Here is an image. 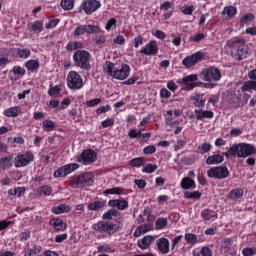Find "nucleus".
Wrapping results in <instances>:
<instances>
[{
    "mask_svg": "<svg viewBox=\"0 0 256 256\" xmlns=\"http://www.w3.org/2000/svg\"><path fill=\"white\" fill-rule=\"evenodd\" d=\"M104 195H123V188L114 187V188L106 189L104 191Z\"/></svg>",
    "mask_w": 256,
    "mask_h": 256,
    "instance_id": "49530a36",
    "label": "nucleus"
},
{
    "mask_svg": "<svg viewBox=\"0 0 256 256\" xmlns=\"http://www.w3.org/2000/svg\"><path fill=\"white\" fill-rule=\"evenodd\" d=\"M3 115H5V117H19V115H21V108H19V106L10 107L4 110Z\"/></svg>",
    "mask_w": 256,
    "mask_h": 256,
    "instance_id": "bb28decb",
    "label": "nucleus"
},
{
    "mask_svg": "<svg viewBox=\"0 0 256 256\" xmlns=\"http://www.w3.org/2000/svg\"><path fill=\"white\" fill-rule=\"evenodd\" d=\"M149 231H153V225L151 224L140 225L134 231V237H141V235H145V233H149Z\"/></svg>",
    "mask_w": 256,
    "mask_h": 256,
    "instance_id": "412c9836",
    "label": "nucleus"
},
{
    "mask_svg": "<svg viewBox=\"0 0 256 256\" xmlns=\"http://www.w3.org/2000/svg\"><path fill=\"white\" fill-rule=\"evenodd\" d=\"M184 197H185V199H201V192H199V191H194V192L187 191V192L184 193Z\"/></svg>",
    "mask_w": 256,
    "mask_h": 256,
    "instance_id": "8fccbe9b",
    "label": "nucleus"
},
{
    "mask_svg": "<svg viewBox=\"0 0 256 256\" xmlns=\"http://www.w3.org/2000/svg\"><path fill=\"white\" fill-rule=\"evenodd\" d=\"M240 197H243V189H233L229 193V199H232V201H237V199H240Z\"/></svg>",
    "mask_w": 256,
    "mask_h": 256,
    "instance_id": "ea45409f",
    "label": "nucleus"
},
{
    "mask_svg": "<svg viewBox=\"0 0 256 256\" xmlns=\"http://www.w3.org/2000/svg\"><path fill=\"white\" fill-rule=\"evenodd\" d=\"M34 156L31 152H26L24 154H18L14 159V165L17 169L21 167H27V165L33 161Z\"/></svg>",
    "mask_w": 256,
    "mask_h": 256,
    "instance_id": "f8f14e48",
    "label": "nucleus"
},
{
    "mask_svg": "<svg viewBox=\"0 0 256 256\" xmlns=\"http://www.w3.org/2000/svg\"><path fill=\"white\" fill-rule=\"evenodd\" d=\"M97 152L95 150L86 149L80 155L77 156L76 161L82 163V165H91L97 161Z\"/></svg>",
    "mask_w": 256,
    "mask_h": 256,
    "instance_id": "1a4fd4ad",
    "label": "nucleus"
},
{
    "mask_svg": "<svg viewBox=\"0 0 256 256\" xmlns=\"http://www.w3.org/2000/svg\"><path fill=\"white\" fill-rule=\"evenodd\" d=\"M103 72L111 79L125 81V79L131 75V67L129 64H121L120 67H117V64H114L111 61H106L103 64Z\"/></svg>",
    "mask_w": 256,
    "mask_h": 256,
    "instance_id": "f257e3e1",
    "label": "nucleus"
},
{
    "mask_svg": "<svg viewBox=\"0 0 256 256\" xmlns=\"http://www.w3.org/2000/svg\"><path fill=\"white\" fill-rule=\"evenodd\" d=\"M37 193H39V195L49 196L51 193H53V189L51 186L44 185L38 189Z\"/></svg>",
    "mask_w": 256,
    "mask_h": 256,
    "instance_id": "de8ad7c7",
    "label": "nucleus"
},
{
    "mask_svg": "<svg viewBox=\"0 0 256 256\" xmlns=\"http://www.w3.org/2000/svg\"><path fill=\"white\" fill-rule=\"evenodd\" d=\"M207 175L212 179H227L229 177V169L224 166L212 167L207 171Z\"/></svg>",
    "mask_w": 256,
    "mask_h": 256,
    "instance_id": "9d476101",
    "label": "nucleus"
},
{
    "mask_svg": "<svg viewBox=\"0 0 256 256\" xmlns=\"http://www.w3.org/2000/svg\"><path fill=\"white\" fill-rule=\"evenodd\" d=\"M223 161H225V158L221 154H214L206 159L207 165H219V163H223Z\"/></svg>",
    "mask_w": 256,
    "mask_h": 256,
    "instance_id": "393cba45",
    "label": "nucleus"
},
{
    "mask_svg": "<svg viewBox=\"0 0 256 256\" xmlns=\"http://www.w3.org/2000/svg\"><path fill=\"white\" fill-rule=\"evenodd\" d=\"M222 15H224L225 19H233V17L237 15V8L233 6H227L223 9Z\"/></svg>",
    "mask_w": 256,
    "mask_h": 256,
    "instance_id": "c85d7f7f",
    "label": "nucleus"
},
{
    "mask_svg": "<svg viewBox=\"0 0 256 256\" xmlns=\"http://www.w3.org/2000/svg\"><path fill=\"white\" fill-rule=\"evenodd\" d=\"M13 167V156L0 158V169H11Z\"/></svg>",
    "mask_w": 256,
    "mask_h": 256,
    "instance_id": "a878e982",
    "label": "nucleus"
},
{
    "mask_svg": "<svg viewBox=\"0 0 256 256\" xmlns=\"http://www.w3.org/2000/svg\"><path fill=\"white\" fill-rule=\"evenodd\" d=\"M90 59L91 55L85 50H78L73 55V61L80 69H91V64L89 63Z\"/></svg>",
    "mask_w": 256,
    "mask_h": 256,
    "instance_id": "20e7f679",
    "label": "nucleus"
},
{
    "mask_svg": "<svg viewBox=\"0 0 256 256\" xmlns=\"http://www.w3.org/2000/svg\"><path fill=\"white\" fill-rule=\"evenodd\" d=\"M55 127H57V124L53 120H44L42 122V129L46 132H51L55 130Z\"/></svg>",
    "mask_w": 256,
    "mask_h": 256,
    "instance_id": "473e14b6",
    "label": "nucleus"
},
{
    "mask_svg": "<svg viewBox=\"0 0 256 256\" xmlns=\"http://www.w3.org/2000/svg\"><path fill=\"white\" fill-rule=\"evenodd\" d=\"M173 92H170L167 88L160 89L159 95L161 99H169Z\"/></svg>",
    "mask_w": 256,
    "mask_h": 256,
    "instance_id": "bf43d9fd",
    "label": "nucleus"
},
{
    "mask_svg": "<svg viewBox=\"0 0 256 256\" xmlns=\"http://www.w3.org/2000/svg\"><path fill=\"white\" fill-rule=\"evenodd\" d=\"M204 95L203 94H197L195 96V106L196 107H205V98H203Z\"/></svg>",
    "mask_w": 256,
    "mask_h": 256,
    "instance_id": "3c124183",
    "label": "nucleus"
},
{
    "mask_svg": "<svg viewBox=\"0 0 256 256\" xmlns=\"http://www.w3.org/2000/svg\"><path fill=\"white\" fill-rule=\"evenodd\" d=\"M71 211V207L69 205L61 204L59 206L52 208V213L54 215H61L62 213H69Z\"/></svg>",
    "mask_w": 256,
    "mask_h": 256,
    "instance_id": "c756f323",
    "label": "nucleus"
},
{
    "mask_svg": "<svg viewBox=\"0 0 256 256\" xmlns=\"http://www.w3.org/2000/svg\"><path fill=\"white\" fill-rule=\"evenodd\" d=\"M74 189H82L83 187H89L93 185V174L87 172L75 176L72 180Z\"/></svg>",
    "mask_w": 256,
    "mask_h": 256,
    "instance_id": "39448f33",
    "label": "nucleus"
},
{
    "mask_svg": "<svg viewBox=\"0 0 256 256\" xmlns=\"http://www.w3.org/2000/svg\"><path fill=\"white\" fill-rule=\"evenodd\" d=\"M166 87L170 93H175V91L179 89V86L177 85V83H175L174 80H169L166 84Z\"/></svg>",
    "mask_w": 256,
    "mask_h": 256,
    "instance_id": "864d4df0",
    "label": "nucleus"
},
{
    "mask_svg": "<svg viewBox=\"0 0 256 256\" xmlns=\"http://www.w3.org/2000/svg\"><path fill=\"white\" fill-rule=\"evenodd\" d=\"M84 29L85 33H87L88 35H95L99 33V31H101V29L97 25L91 24L84 25Z\"/></svg>",
    "mask_w": 256,
    "mask_h": 256,
    "instance_id": "58836bf2",
    "label": "nucleus"
},
{
    "mask_svg": "<svg viewBox=\"0 0 256 256\" xmlns=\"http://www.w3.org/2000/svg\"><path fill=\"white\" fill-rule=\"evenodd\" d=\"M60 7H62L64 11H71L75 7V0H61Z\"/></svg>",
    "mask_w": 256,
    "mask_h": 256,
    "instance_id": "4c0bfd02",
    "label": "nucleus"
},
{
    "mask_svg": "<svg viewBox=\"0 0 256 256\" xmlns=\"http://www.w3.org/2000/svg\"><path fill=\"white\" fill-rule=\"evenodd\" d=\"M50 226L56 231H65L67 229V223L63 222L61 218H52L50 220Z\"/></svg>",
    "mask_w": 256,
    "mask_h": 256,
    "instance_id": "6ab92c4d",
    "label": "nucleus"
},
{
    "mask_svg": "<svg viewBox=\"0 0 256 256\" xmlns=\"http://www.w3.org/2000/svg\"><path fill=\"white\" fill-rule=\"evenodd\" d=\"M114 45H125V37L123 35H118L113 39Z\"/></svg>",
    "mask_w": 256,
    "mask_h": 256,
    "instance_id": "338daca9",
    "label": "nucleus"
},
{
    "mask_svg": "<svg viewBox=\"0 0 256 256\" xmlns=\"http://www.w3.org/2000/svg\"><path fill=\"white\" fill-rule=\"evenodd\" d=\"M195 187V180L190 177H185L181 181L182 189H193Z\"/></svg>",
    "mask_w": 256,
    "mask_h": 256,
    "instance_id": "72a5a7b5",
    "label": "nucleus"
},
{
    "mask_svg": "<svg viewBox=\"0 0 256 256\" xmlns=\"http://www.w3.org/2000/svg\"><path fill=\"white\" fill-rule=\"evenodd\" d=\"M204 57L205 55L202 52H196L184 58L182 61V65H184V67H186L187 69H190V67H195L197 63L203 61Z\"/></svg>",
    "mask_w": 256,
    "mask_h": 256,
    "instance_id": "ddd939ff",
    "label": "nucleus"
},
{
    "mask_svg": "<svg viewBox=\"0 0 256 256\" xmlns=\"http://www.w3.org/2000/svg\"><path fill=\"white\" fill-rule=\"evenodd\" d=\"M119 212L116 209H110L106 213L103 214L102 219L111 220L113 217H117Z\"/></svg>",
    "mask_w": 256,
    "mask_h": 256,
    "instance_id": "09e8293b",
    "label": "nucleus"
},
{
    "mask_svg": "<svg viewBox=\"0 0 256 256\" xmlns=\"http://www.w3.org/2000/svg\"><path fill=\"white\" fill-rule=\"evenodd\" d=\"M13 76H11L12 81H17L19 79H22V77L25 75V68L21 66H14L12 69Z\"/></svg>",
    "mask_w": 256,
    "mask_h": 256,
    "instance_id": "b1692460",
    "label": "nucleus"
},
{
    "mask_svg": "<svg viewBox=\"0 0 256 256\" xmlns=\"http://www.w3.org/2000/svg\"><path fill=\"white\" fill-rule=\"evenodd\" d=\"M195 81H197V74H191L183 78V85L187 91L195 89Z\"/></svg>",
    "mask_w": 256,
    "mask_h": 256,
    "instance_id": "a211bd4d",
    "label": "nucleus"
},
{
    "mask_svg": "<svg viewBox=\"0 0 256 256\" xmlns=\"http://www.w3.org/2000/svg\"><path fill=\"white\" fill-rule=\"evenodd\" d=\"M253 21H255V14H253V13H247V14L241 16L240 20H239L240 25H242V26L247 25Z\"/></svg>",
    "mask_w": 256,
    "mask_h": 256,
    "instance_id": "f704fd0d",
    "label": "nucleus"
},
{
    "mask_svg": "<svg viewBox=\"0 0 256 256\" xmlns=\"http://www.w3.org/2000/svg\"><path fill=\"white\" fill-rule=\"evenodd\" d=\"M255 154H256L255 146L247 143L234 144L232 147L228 149L227 152L223 153V155L227 157V159H229V157H239V158L245 159Z\"/></svg>",
    "mask_w": 256,
    "mask_h": 256,
    "instance_id": "f03ea898",
    "label": "nucleus"
},
{
    "mask_svg": "<svg viewBox=\"0 0 256 256\" xmlns=\"http://www.w3.org/2000/svg\"><path fill=\"white\" fill-rule=\"evenodd\" d=\"M81 9L86 15H92V13L101 9V2L98 0H84L81 4Z\"/></svg>",
    "mask_w": 256,
    "mask_h": 256,
    "instance_id": "9b49d317",
    "label": "nucleus"
},
{
    "mask_svg": "<svg viewBox=\"0 0 256 256\" xmlns=\"http://www.w3.org/2000/svg\"><path fill=\"white\" fill-rule=\"evenodd\" d=\"M30 31H34V33H41L43 31V23L40 21H36L28 25Z\"/></svg>",
    "mask_w": 256,
    "mask_h": 256,
    "instance_id": "a19ab883",
    "label": "nucleus"
},
{
    "mask_svg": "<svg viewBox=\"0 0 256 256\" xmlns=\"http://www.w3.org/2000/svg\"><path fill=\"white\" fill-rule=\"evenodd\" d=\"M113 125H115V119L113 118H107L101 123V126L103 127V129H107V127H113Z\"/></svg>",
    "mask_w": 256,
    "mask_h": 256,
    "instance_id": "680f3d73",
    "label": "nucleus"
},
{
    "mask_svg": "<svg viewBox=\"0 0 256 256\" xmlns=\"http://www.w3.org/2000/svg\"><path fill=\"white\" fill-rule=\"evenodd\" d=\"M193 256H213V250L208 246H203L193 250Z\"/></svg>",
    "mask_w": 256,
    "mask_h": 256,
    "instance_id": "5701e85b",
    "label": "nucleus"
},
{
    "mask_svg": "<svg viewBox=\"0 0 256 256\" xmlns=\"http://www.w3.org/2000/svg\"><path fill=\"white\" fill-rule=\"evenodd\" d=\"M169 221H167L166 218H158L156 221V229H165V227L168 225Z\"/></svg>",
    "mask_w": 256,
    "mask_h": 256,
    "instance_id": "603ef678",
    "label": "nucleus"
},
{
    "mask_svg": "<svg viewBox=\"0 0 256 256\" xmlns=\"http://www.w3.org/2000/svg\"><path fill=\"white\" fill-rule=\"evenodd\" d=\"M156 245L162 255H167V253H169V240L167 238H160L157 240Z\"/></svg>",
    "mask_w": 256,
    "mask_h": 256,
    "instance_id": "aec40b11",
    "label": "nucleus"
},
{
    "mask_svg": "<svg viewBox=\"0 0 256 256\" xmlns=\"http://www.w3.org/2000/svg\"><path fill=\"white\" fill-rule=\"evenodd\" d=\"M241 90L243 92L245 91H256V81L255 80H249L244 82V84L241 87Z\"/></svg>",
    "mask_w": 256,
    "mask_h": 256,
    "instance_id": "e433bc0d",
    "label": "nucleus"
},
{
    "mask_svg": "<svg viewBox=\"0 0 256 256\" xmlns=\"http://www.w3.org/2000/svg\"><path fill=\"white\" fill-rule=\"evenodd\" d=\"M203 81H221V70L215 67L204 68L200 73Z\"/></svg>",
    "mask_w": 256,
    "mask_h": 256,
    "instance_id": "0eeeda50",
    "label": "nucleus"
},
{
    "mask_svg": "<svg viewBox=\"0 0 256 256\" xmlns=\"http://www.w3.org/2000/svg\"><path fill=\"white\" fill-rule=\"evenodd\" d=\"M242 255L244 256H253V255H256V248H244L242 250Z\"/></svg>",
    "mask_w": 256,
    "mask_h": 256,
    "instance_id": "69168bd1",
    "label": "nucleus"
},
{
    "mask_svg": "<svg viewBox=\"0 0 256 256\" xmlns=\"http://www.w3.org/2000/svg\"><path fill=\"white\" fill-rule=\"evenodd\" d=\"M227 45L232 48V57L236 59V61H243V59H247L245 39L234 37L228 40Z\"/></svg>",
    "mask_w": 256,
    "mask_h": 256,
    "instance_id": "7ed1b4c3",
    "label": "nucleus"
},
{
    "mask_svg": "<svg viewBox=\"0 0 256 256\" xmlns=\"http://www.w3.org/2000/svg\"><path fill=\"white\" fill-rule=\"evenodd\" d=\"M166 124L170 127H177L179 125V121L175 119V116L173 115V111L169 110L166 112Z\"/></svg>",
    "mask_w": 256,
    "mask_h": 256,
    "instance_id": "7c9ffc66",
    "label": "nucleus"
},
{
    "mask_svg": "<svg viewBox=\"0 0 256 256\" xmlns=\"http://www.w3.org/2000/svg\"><path fill=\"white\" fill-rule=\"evenodd\" d=\"M85 26L81 25L75 28L74 32L72 33L73 37H81V35H85Z\"/></svg>",
    "mask_w": 256,
    "mask_h": 256,
    "instance_id": "6e6d98bb",
    "label": "nucleus"
},
{
    "mask_svg": "<svg viewBox=\"0 0 256 256\" xmlns=\"http://www.w3.org/2000/svg\"><path fill=\"white\" fill-rule=\"evenodd\" d=\"M104 204L101 201H94L88 204L89 211H99V209H103Z\"/></svg>",
    "mask_w": 256,
    "mask_h": 256,
    "instance_id": "c03bdc74",
    "label": "nucleus"
},
{
    "mask_svg": "<svg viewBox=\"0 0 256 256\" xmlns=\"http://www.w3.org/2000/svg\"><path fill=\"white\" fill-rule=\"evenodd\" d=\"M93 231L96 233H108V235H113L117 233V225L111 222L99 221L92 225Z\"/></svg>",
    "mask_w": 256,
    "mask_h": 256,
    "instance_id": "6e6552de",
    "label": "nucleus"
},
{
    "mask_svg": "<svg viewBox=\"0 0 256 256\" xmlns=\"http://www.w3.org/2000/svg\"><path fill=\"white\" fill-rule=\"evenodd\" d=\"M201 217L205 221H215V219H217V212L205 209L204 211L201 212Z\"/></svg>",
    "mask_w": 256,
    "mask_h": 256,
    "instance_id": "cd10ccee",
    "label": "nucleus"
},
{
    "mask_svg": "<svg viewBox=\"0 0 256 256\" xmlns=\"http://www.w3.org/2000/svg\"><path fill=\"white\" fill-rule=\"evenodd\" d=\"M158 51L159 48L157 47V42L155 40H152L141 48L140 53H142L143 55L151 56L158 53Z\"/></svg>",
    "mask_w": 256,
    "mask_h": 256,
    "instance_id": "2eb2a0df",
    "label": "nucleus"
},
{
    "mask_svg": "<svg viewBox=\"0 0 256 256\" xmlns=\"http://www.w3.org/2000/svg\"><path fill=\"white\" fill-rule=\"evenodd\" d=\"M198 151L199 153H201L202 155H204V153H209V151H211V144L209 143H204L202 145H200L198 147Z\"/></svg>",
    "mask_w": 256,
    "mask_h": 256,
    "instance_id": "4d7b16f0",
    "label": "nucleus"
},
{
    "mask_svg": "<svg viewBox=\"0 0 256 256\" xmlns=\"http://www.w3.org/2000/svg\"><path fill=\"white\" fill-rule=\"evenodd\" d=\"M108 207H116L119 211H125V209H129V201L125 199L109 200Z\"/></svg>",
    "mask_w": 256,
    "mask_h": 256,
    "instance_id": "f3484780",
    "label": "nucleus"
},
{
    "mask_svg": "<svg viewBox=\"0 0 256 256\" xmlns=\"http://www.w3.org/2000/svg\"><path fill=\"white\" fill-rule=\"evenodd\" d=\"M159 166L157 164H147L142 169L143 173H155L156 169H158Z\"/></svg>",
    "mask_w": 256,
    "mask_h": 256,
    "instance_id": "5fc2aeb1",
    "label": "nucleus"
},
{
    "mask_svg": "<svg viewBox=\"0 0 256 256\" xmlns=\"http://www.w3.org/2000/svg\"><path fill=\"white\" fill-rule=\"evenodd\" d=\"M43 248L41 246L34 245L33 248H25L24 250V256H32L39 254L40 251H42Z\"/></svg>",
    "mask_w": 256,
    "mask_h": 256,
    "instance_id": "c9c22d12",
    "label": "nucleus"
},
{
    "mask_svg": "<svg viewBox=\"0 0 256 256\" xmlns=\"http://www.w3.org/2000/svg\"><path fill=\"white\" fill-rule=\"evenodd\" d=\"M150 122H151V117L146 116L141 120L138 127L141 129V131H145V127H147V125H149Z\"/></svg>",
    "mask_w": 256,
    "mask_h": 256,
    "instance_id": "13d9d810",
    "label": "nucleus"
},
{
    "mask_svg": "<svg viewBox=\"0 0 256 256\" xmlns=\"http://www.w3.org/2000/svg\"><path fill=\"white\" fill-rule=\"evenodd\" d=\"M152 35L154 37H157V39H165V37H167L165 32H163L161 30H152Z\"/></svg>",
    "mask_w": 256,
    "mask_h": 256,
    "instance_id": "774afa93",
    "label": "nucleus"
},
{
    "mask_svg": "<svg viewBox=\"0 0 256 256\" xmlns=\"http://www.w3.org/2000/svg\"><path fill=\"white\" fill-rule=\"evenodd\" d=\"M193 11H195V6L186 5L182 7V13L184 15H193Z\"/></svg>",
    "mask_w": 256,
    "mask_h": 256,
    "instance_id": "e2e57ef3",
    "label": "nucleus"
},
{
    "mask_svg": "<svg viewBox=\"0 0 256 256\" xmlns=\"http://www.w3.org/2000/svg\"><path fill=\"white\" fill-rule=\"evenodd\" d=\"M17 53L20 59H29L31 57V50L29 48L18 49Z\"/></svg>",
    "mask_w": 256,
    "mask_h": 256,
    "instance_id": "a18cd8bd",
    "label": "nucleus"
},
{
    "mask_svg": "<svg viewBox=\"0 0 256 256\" xmlns=\"http://www.w3.org/2000/svg\"><path fill=\"white\" fill-rule=\"evenodd\" d=\"M83 78L79 73L75 71H70L67 75V86L69 89H72L73 91H77L79 89H83Z\"/></svg>",
    "mask_w": 256,
    "mask_h": 256,
    "instance_id": "423d86ee",
    "label": "nucleus"
},
{
    "mask_svg": "<svg viewBox=\"0 0 256 256\" xmlns=\"http://www.w3.org/2000/svg\"><path fill=\"white\" fill-rule=\"evenodd\" d=\"M101 101H102L101 98L88 100L86 101V107H97V105H100Z\"/></svg>",
    "mask_w": 256,
    "mask_h": 256,
    "instance_id": "0e129e2a",
    "label": "nucleus"
},
{
    "mask_svg": "<svg viewBox=\"0 0 256 256\" xmlns=\"http://www.w3.org/2000/svg\"><path fill=\"white\" fill-rule=\"evenodd\" d=\"M79 164L71 163L67 164L54 172V177H67V175L73 173V171H77Z\"/></svg>",
    "mask_w": 256,
    "mask_h": 256,
    "instance_id": "4468645a",
    "label": "nucleus"
},
{
    "mask_svg": "<svg viewBox=\"0 0 256 256\" xmlns=\"http://www.w3.org/2000/svg\"><path fill=\"white\" fill-rule=\"evenodd\" d=\"M25 67L28 71H37V69H39V61L29 60L25 63Z\"/></svg>",
    "mask_w": 256,
    "mask_h": 256,
    "instance_id": "79ce46f5",
    "label": "nucleus"
},
{
    "mask_svg": "<svg viewBox=\"0 0 256 256\" xmlns=\"http://www.w3.org/2000/svg\"><path fill=\"white\" fill-rule=\"evenodd\" d=\"M184 239L188 245H197L199 243V237H197L196 234L193 233H185Z\"/></svg>",
    "mask_w": 256,
    "mask_h": 256,
    "instance_id": "2f4dec72",
    "label": "nucleus"
},
{
    "mask_svg": "<svg viewBox=\"0 0 256 256\" xmlns=\"http://www.w3.org/2000/svg\"><path fill=\"white\" fill-rule=\"evenodd\" d=\"M153 243H155V237L147 235L138 240L137 245L142 251H147Z\"/></svg>",
    "mask_w": 256,
    "mask_h": 256,
    "instance_id": "dca6fc26",
    "label": "nucleus"
},
{
    "mask_svg": "<svg viewBox=\"0 0 256 256\" xmlns=\"http://www.w3.org/2000/svg\"><path fill=\"white\" fill-rule=\"evenodd\" d=\"M131 167H143L145 165V159L143 157L134 158L129 161Z\"/></svg>",
    "mask_w": 256,
    "mask_h": 256,
    "instance_id": "37998d69",
    "label": "nucleus"
},
{
    "mask_svg": "<svg viewBox=\"0 0 256 256\" xmlns=\"http://www.w3.org/2000/svg\"><path fill=\"white\" fill-rule=\"evenodd\" d=\"M116 27H117V20H115V18H112L108 20V22L106 23L105 29L106 31H111V29H115Z\"/></svg>",
    "mask_w": 256,
    "mask_h": 256,
    "instance_id": "052dcab7",
    "label": "nucleus"
},
{
    "mask_svg": "<svg viewBox=\"0 0 256 256\" xmlns=\"http://www.w3.org/2000/svg\"><path fill=\"white\" fill-rule=\"evenodd\" d=\"M213 111L209 110H195L194 111V118L201 120V119H213Z\"/></svg>",
    "mask_w": 256,
    "mask_h": 256,
    "instance_id": "4be33fe9",
    "label": "nucleus"
}]
</instances>
